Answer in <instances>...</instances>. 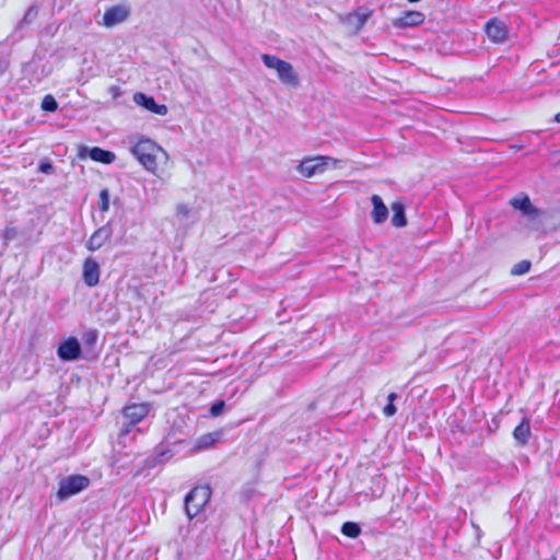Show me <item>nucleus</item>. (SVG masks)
Here are the masks:
<instances>
[{"label": "nucleus", "instance_id": "31", "mask_svg": "<svg viewBox=\"0 0 560 560\" xmlns=\"http://www.w3.org/2000/svg\"><path fill=\"white\" fill-rule=\"evenodd\" d=\"M383 412L386 417H393L397 412V408L394 404L387 402L383 408Z\"/></svg>", "mask_w": 560, "mask_h": 560}, {"label": "nucleus", "instance_id": "37", "mask_svg": "<svg viewBox=\"0 0 560 560\" xmlns=\"http://www.w3.org/2000/svg\"><path fill=\"white\" fill-rule=\"evenodd\" d=\"M411 3L419 2L420 0H408Z\"/></svg>", "mask_w": 560, "mask_h": 560}, {"label": "nucleus", "instance_id": "22", "mask_svg": "<svg viewBox=\"0 0 560 560\" xmlns=\"http://www.w3.org/2000/svg\"><path fill=\"white\" fill-rule=\"evenodd\" d=\"M261 60L267 68L275 69L277 72L279 71L281 66H283L287 62L280 58H278L277 56L268 55V54H264L261 56Z\"/></svg>", "mask_w": 560, "mask_h": 560}, {"label": "nucleus", "instance_id": "15", "mask_svg": "<svg viewBox=\"0 0 560 560\" xmlns=\"http://www.w3.org/2000/svg\"><path fill=\"white\" fill-rule=\"evenodd\" d=\"M278 79L281 81V83L296 88L300 84L299 75L294 71L292 65L290 62H285L279 71L277 72Z\"/></svg>", "mask_w": 560, "mask_h": 560}, {"label": "nucleus", "instance_id": "23", "mask_svg": "<svg viewBox=\"0 0 560 560\" xmlns=\"http://www.w3.org/2000/svg\"><path fill=\"white\" fill-rule=\"evenodd\" d=\"M135 425H136V423H130L129 420L122 419L121 427H120L119 433H118V443L119 444H126L127 438H128L129 433L132 431V428Z\"/></svg>", "mask_w": 560, "mask_h": 560}, {"label": "nucleus", "instance_id": "10", "mask_svg": "<svg viewBox=\"0 0 560 560\" xmlns=\"http://www.w3.org/2000/svg\"><path fill=\"white\" fill-rule=\"evenodd\" d=\"M485 31L488 35V37L493 43H503L506 39L508 36V28L506 25L500 21L499 19L494 18L487 22L485 26Z\"/></svg>", "mask_w": 560, "mask_h": 560}, {"label": "nucleus", "instance_id": "26", "mask_svg": "<svg viewBox=\"0 0 560 560\" xmlns=\"http://www.w3.org/2000/svg\"><path fill=\"white\" fill-rule=\"evenodd\" d=\"M37 14H38L37 9L35 7H30L27 9V11L25 12L23 19L19 23V27L22 28L25 25L31 24L36 19Z\"/></svg>", "mask_w": 560, "mask_h": 560}, {"label": "nucleus", "instance_id": "16", "mask_svg": "<svg viewBox=\"0 0 560 560\" xmlns=\"http://www.w3.org/2000/svg\"><path fill=\"white\" fill-rule=\"evenodd\" d=\"M371 202L373 206V210L371 213L372 219H373L374 223L382 224L383 222H385L387 220L388 209L385 206L383 199L378 195H373L371 197Z\"/></svg>", "mask_w": 560, "mask_h": 560}, {"label": "nucleus", "instance_id": "17", "mask_svg": "<svg viewBox=\"0 0 560 560\" xmlns=\"http://www.w3.org/2000/svg\"><path fill=\"white\" fill-rule=\"evenodd\" d=\"M97 339H98V331L96 329L91 328L83 332L82 341H83V345L85 348V352H86L85 358L86 359L96 357V352H95L94 348L97 342Z\"/></svg>", "mask_w": 560, "mask_h": 560}, {"label": "nucleus", "instance_id": "9", "mask_svg": "<svg viewBox=\"0 0 560 560\" xmlns=\"http://www.w3.org/2000/svg\"><path fill=\"white\" fill-rule=\"evenodd\" d=\"M133 101L137 105L148 109L151 113L164 116L167 114V107L164 104H158L153 96L147 95L142 92H137L133 95Z\"/></svg>", "mask_w": 560, "mask_h": 560}, {"label": "nucleus", "instance_id": "13", "mask_svg": "<svg viewBox=\"0 0 560 560\" xmlns=\"http://www.w3.org/2000/svg\"><path fill=\"white\" fill-rule=\"evenodd\" d=\"M83 281L92 288L95 287L100 281V265L94 258H86L83 262Z\"/></svg>", "mask_w": 560, "mask_h": 560}, {"label": "nucleus", "instance_id": "5", "mask_svg": "<svg viewBox=\"0 0 560 560\" xmlns=\"http://www.w3.org/2000/svg\"><path fill=\"white\" fill-rule=\"evenodd\" d=\"M511 206L520 210L524 217L532 223L533 229H538L536 221L542 214V211L534 207L527 195L515 197L511 200Z\"/></svg>", "mask_w": 560, "mask_h": 560}, {"label": "nucleus", "instance_id": "14", "mask_svg": "<svg viewBox=\"0 0 560 560\" xmlns=\"http://www.w3.org/2000/svg\"><path fill=\"white\" fill-rule=\"evenodd\" d=\"M424 22V14L420 11H407L400 18L393 21V25L398 28L418 26Z\"/></svg>", "mask_w": 560, "mask_h": 560}, {"label": "nucleus", "instance_id": "29", "mask_svg": "<svg viewBox=\"0 0 560 560\" xmlns=\"http://www.w3.org/2000/svg\"><path fill=\"white\" fill-rule=\"evenodd\" d=\"M225 408V401L224 400H217L212 406L210 407V415L212 417H219L223 413Z\"/></svg>", "mask_w": 560, "mask_h": 560}, {"label": "nucleus", "instance_id": "34", "mask_svg": "<svg viewBox=\"0 0 560 560\" xmlns=\"http://www.w3.org/2000/svg\"><path fill=\"white\" fill-rule=\"evenodd\" d=\"M398 398V395L396 393H390L387 397L388 402L394 404V401Z\"/></svg>", "mask_w": 560, "mask_h": 560}, {"label": "nucleus", "instance_id": "12", "mask_svg": "<svg viewBox=\"0 0 560 560\" xmlns=\"http://www.w3.org/2000/svg\"><path fill=\"white\" fill-rule=\"evenodd\" d=\"M113 229L109 223L97 229L86 243V247L91 252L100 249L106 241L110 238Z\"/></svg>", "mask_w": 560, "mask_h": 560}, {"label": "nucleus", "instance_id": "36", "mask_svg": "<svg viewBox=\"0 0 560 560\" xmlns=\"http://www.w3.org/2000/svg\"><path fill=\"white\" fill-rule=\"evenodd\" d=\"M555 120H556L557 122H560V112L555 116Z\"/></svg>", "mask_w": 560, "mask_h": 560}, {"label": "nucleus", "instance_id": "11", "mask_svg": "<svg viewBox=\"0 0 560 560\" xmlns=\"http://www.w3.org/2000/svg\"><path fill=\"white\" fill-rule=\"evenodd\" d=\"M149 410L148 404H131L122 409V419L137 424L148 416Z\"/></svg>", "mask_w": 560, "mask_h": 560}, {"label": "nucleus", "instance_id": "30", "mask_svg": "<svg viewBox=\"0 0 560 560\" xmlns=\"http://www.w3.org/2000/svg\"><path fill=\"white\" fill-rule=\"evenodd\" d=\"M38 171L44 174H52L55 172V167L49 160L45 159L39 162Z\"/></svg>", "mask_w": 560, "mask_h": 560}, {"label": "nucleus", "instance_id": "35", "mask_svg": "<svg viewBox=\"0 0 560 560\" xmlns=\"http://www.w3.org/2000/svg\"><path fill=\"white\" fill-rule=\"evenodd\" d=\"M366 18H368V15H366V14H364L362 18H360V22H361V24H363V23L365 22Z\"/></svg>", "mask_w": 560, "mask_h": 560}, {"label": "nucleus", "instance_id": "1", "mask_svg": "<svg viewBox=\"0 0 560 560\" xmlns=\"http://www.w3.org/2000/svg\"><path fill=\"white\" fill-rule=\"evenodd\" d=\"M131 153L147 171L154 173L158 168V154H165V151L151 139L141 138L131 147Z\"/></svg>", "mask_w": 560, "mask_h": 560}, {"label": "nucleus", "instance_id": "32", "mask_svg": "<svg viewBox=\"0 0 560 560\" xmlns=\"http://www.w3.org/2000/svg\"><path fill=\"white\" fill-rule=\"evenodd\" d=\"M343 163L345 162L342 160H338V159H334V158L329 156V165H328V167L340 168V167H342Z\"/></svg>", "mask_w": 560, "mask_h": 560}, {"label": "nucleus", "instance_id": "2", "mask_svg": "<svg viewBox=\"0 0 560 560\" xmlns=\"http://www.w3.org/2000/svg\"><path fill=\"white\" fill-rule=\"evenodd\" d=\"M212 490L209 486L194 487L184 499L185 513L189 520L199 515L210 501Z\"/></svg>", "mask_w": 560, "mask_h": 560}, {"label": "nucleus", "instance_id": "8", "mask_svg": "<svg viewBox=\"0 0 560 560\" xmlns=\"http://www.w3.org/2000/svg\"><path fill=\"white\" fill-rule=\"evenodd\" d=\"M130 11L128 8L122 5H114L107 9L103 15V25L106 27H113L119 23H122L129 16Z\"/></svg>", "mask_w": 560, "mask_h": 560}, {"label": "nucleus", "instance_id": "27", "mask_svg": "<svg viewBox=\"0 0 560 560\" xmlns=\"http://www.w3.org/2000/svg\"><path fill=\"white\" fill-rule=\"evenodd\" d=\"M98 209L102 212H106L109 209V191L107 188L102 189L100 192Z\"/></svg>", "mask_w": 560, "mask_h": 560}, {"label": "nucleus", "instance_id": "21", "mask_svg": "<svg viewBox=\"0 0 560 560\" xmlns=\"http://www.w3.org/2000/svg\"><path fill=\"white\" fill-rule=\"evenodd\" d=\"M361 526L355 522H345L341 526V533L349 538H358L361 534Z\"/></svg>", "mask_w": 560, "mask_h": 560}, {"label": "nucleus", "instance_id": "7", "mask_svg": "<svg viewBox=\"0 0 560 560\" xmlns=\"http://www.w3.org/2000/svg\"><path fill=\"white\" fill-rule=\"evenodd\" d=\"M79 156L81 159H84L88 156L91 160H93L95 162H101L103 164H110L116 159L115 153L109 150H104L100 147L89 148L85 145H82L79 148Z\"/></svg>", "mask_w": 560, "mask_h": 560}, {"label": "nucleus", "instance_id": "28", "mask_svg": "<svg viewBox=\"0 0 560 560\" xmlns=\"http://www.w3.org/2000/svg\"><path fill=\"white\" fill-rule=\"evenodd\" d=\"M19 234V231L13 225H8L2 234L4 244H9L11 241L15 240Z\"/></svg>", "mask_w": 560, "mask_h": 560}, {"label": "nucleus", "instance_id": "4", "mask_svg": "<svg viewBox=\"0 0 560 560\" xmlns=\"http://www.w3.org/2000/svg\"><path fill=\"white\" fill-rule=\"evenodd\" d=\"M329 165V156L318 155L315 158H307L301 161L298 165V171L304 177H312L317 174L324 173Z\"/></svg>", "mask_w": 560, "mask_h": 560}, {"label": "nucleus", "instance_id": "19", "mask_svg": "<svg viewBox=\"0 0 560 560\" xmlns=\"http://www.w3.org/2000/svg\"><path fill=\"white\" fill-rule=\"evenodd\" d=\"M392 224L396 228H404L407 225V218L405 213V205L401 201H394L392 203Z\"/></svg>", "mask_w": 560, "mask_h": 560}, {"label": "nucleus", "instance_id": "24", "mask_svg": "<svg viewBox=\"0 0 560 560\" xmlns=\"http://www.w3.org/2000/svg\"><path fill=\"white\" fill-rule=\"evenodd\" d=\"M40 108L44 112L54 113L58 109V102L52 95H45L42 100Z\"/></svg>", "mask_w": 560, "mask_h": 560}, {"label": "nucleus", "instance_id": "6", "mask_svg": "<svg viewBox=\"0 0 560 560\" xmlns=\"http://www.w3.org/2000/svg\"><path fill=\"white\" fill-rule=\"evenodd\" d=\"M58 358L65 362L75 361L82 355V347L75 337H69L57 349Z\"/></svg>", "mask_w": 560, "mask_h": 560}, {"label": "nucleus", "instance_id": "33", "mask_svg": "<svg viewBox=\"0 0 560 560\" xmlns=\"http://www.w3.org/2000/svg\"><path fill=\"white\" fill-rule=\"evenodd\" d=\"M109 92L110 94L114 96V97H117L119 95V88L118 86H115V85H112L109 88Z\"/></svg>", "mask_w": 560, "mask_h": 560}, {"label": "nucleus", "instance_id": "3", "mask_svg": "<svg viewBox=\"0 0 560 560\" xmlns=\"http://www.w3.org/2000/svg\"><path fill=\"white\" fill-rule=\"evenodd\" d=\"M90 486V479L83 475H71L59 481L57 497L65 501L70 497L83 491Z\"/></svg>", "mask_w": 560, "mask_h": 560}, {"label": "nucleus", "instance_id": "18", "mask_svg": "<svg viewBox=\"0 0 560 560\" xmlns=\"http://www.w3.org/2000/svg\"><path fill=\"white\" fill-rule=\"evenodd\" d=\"M530 435V423L529 420L524 418L521 423L514 429L513 436L516 443L521 446H525L528 443Z\"/></svg>", "mask_w": 560, "mask_h": 560}, {"label": "nucleus", "instance_id": "20", "mask_svg": "<svg viewBox=\"0 0 560 560\" xmlns=\"http://www.w3.org/2000/svg\"><path fill=\"white\" fill-rule=\"evenodd\" d=\"M221 436H222V433L220 431L206 433L197 440L195 450L201 451V450L209 448V447L213 446L217 442H219Z\"/></svg>", "mask_w": 560, "mask_h": 560}, {"label": "nucleus", "instance_id": "25", "mask_svg": "<svg viewBox=\"0 0 560 560\" xmlns=\"http://www.w3.org/2000/svg\"><path fill=\"white\" fill-rule=\"evenodd\" d=\"M532 262L529 260H521L511 269V275L513 276H523L530 270Z\"/></svg>", "mask_w": 560, "mask_h": 560}]
</instances>
